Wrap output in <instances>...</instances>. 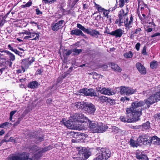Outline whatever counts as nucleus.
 <instances>
[{"label":"nucleus","mask_w":160,"mask_h":160,"mask_svg":"<svg viewBox=\"0 0 160 160\" xmlns=\"http://www.w3.org/2000/svg\"><path fill=\"white\" fill-rule=\"evenodd\" d=\"M142 102H133L131 106L126 109V115L121 116L120 118L121 121L124 123L136 122L140 120V117L142 114V108H138L142 106Z\"/></svg>","instance_id":"nucleus-1"},{"label":"nucleus","mask_w":160,"mask_h":160,"mask_svg":"<svg viewBox=\"0 0 160 160\" xmlns=\"http://www.w3.org/2000/svg\"><path fill=\"white\" fill-rule=\"evenodd\" d=\"M127 12H125L123 8H121L119 11L118 15V18L116 19L115 23L118 24L120 27L124 24V26L126 28L129 29L132 27V24L133 22V18L132 15L131 14L129 21L128 17Z\"/></svg>","instance_id":"nucleus-2"},{"label":"nucleus","mask_w":160,"mask_h":160,"mask_svg":"<svg viewBox=\"0 0 160 160\" xmlns=\"http://www.w3.org/2000/svg\"><path fill=\"white\" fill-rule=\"evenodd\" d=\"M73 105L75 108L83 110L85 113L89 114H94L96 110L95 106L91 102L84 101L79 102L73 103Z\"/></svg>","instance_id":"nucleus-3"},{"label":"nucleus","mask_w":160,"mask_h":160,"mask_svg":"<svg viewBox=\"0 0 160 160\" xmlns=\"http://www.w3.org/2000/svg\"><path fill=\"white\" fill-rule=\"evenodd\" d=\"M39 155H35L32 159L29 158L28 156L25 153L19 155H10L7 160H38Z\"/></svg>","instance_id":"nucleus-4"},{"label":"nucleus","mask_w":160,"mask_h":160,"mask_svg":"<svg viewBox=\"0 0 160 160\" xmlns=\"http://www.w3.org/2000/svg\"><path fill=\"white\" fill-rule=\"evenodd\" d=\"M72 118L73 120L76 122H80L82 123L81 125H83L87 126V121L88 119L85 117L83 114L82 113H78L74 114Z\"/></svg>","instance_id":"nucleus-5"},{"label":"nucleus","mask_w":160,"mask_h":160,"mask_svg":"<svg viewBox=\"0 0 160 160\" xmlns=\"http://www.w3.org/2000/svg\"><path fill=\"white\" fill-rule=\"evenodd\" d=\"M111 155V151L108 149L102 148L101 149L96 158L98 160H107L110 157Z\"/></svg>","instance_id":"nucleus-6"},{"label":"nucleus","mask_w":160,"mask_h":160,"mask_svg":"<svg viewBox=\"0 0 160 160\" xmlns=\"http://www.w3.org/2000/svg\"><path fill=\"white\" fill-rule=\"evenodd\" d=\"M77 27L79 29L85 33L90 35L93 37L97 36L96 38H97L98 37V35H100V33L98 31L91 28H86L84 26H82L80 23H77Z\"/></svg>","instance_id":"nucleus-7"},{"label":"nucleus","mask_w":160,"mask_h":160,"mask_svg":"<svg viewBox=\"0 0 160 160\" xmlns=\"http://www.w3.org/2000/svg\"><path fill=\"white\" fill-rule=\"evenodd\" d=\"M78 92L80 95H84L86 96L97 97V95L95 90L93 88L88 89L84 88L79 90Z\"/></svg>","instance_id":"nucleus-8"},{"label":"nucleus","mask_w":160,"mask_h":160,"mask_svg":"<svg viewBox=\"0 0 160 160\" xmlns=\"http://www.w3.org/2000/svg\"><path fill=\"white\" fill-rule=\"evenodd\" d=\"M151 137H150L148 134H142L140 135L138 139V142L146 145L150 146L149 140Z\"/></svg>","instance_id":"nucleus-9"},{"label":"nucleus","mask_w":160,"mask_h":160,"mask_svg":"<svg viewBox=\"0 0 160 160\" xmlns=\"http://www.w3.org/2000/svg\"><path fill=\"white\" fill-rule=\"evenodd\" d=\"M76 149L78 151V154L79 156H82V158H85L86 159H87L90 156L89 154V152L88 150L82 147H77L76 148Z\"/></svg>","instance_id":"nucleus-10"},{"label":"nucleus","mask_w":160,"mask_h":160,"mask_svg":"<svg viewBox=\"0 0 160 160\" xmlns=\"http://www.w3.org/2000/svg\"><path fill=\"white\" fill-rule=\"evenodd\" d=\"M129 1V0H118V4L117 0H116V2L114 7L112 8V12L115 11L117 8H122L124 7L125 3H128Z\"/></svg>","instance_id":"nucleus-11"},{"label":"nucleus","mask_w":160,"mask_h":160,"mask_svg":"<svg viewBox=\"0 0 160 160\" xmlns=\"http://www.w3.org/2000/svg\"><path fill=\"white\" fill-rule=\"evenodd\" d=\"M64 22L63 20H61L55 24H52L51 27L52 30L54 31H57L60 29L62 28L63 26Z\"/></svg>","instance_id":"nucleus-12"},{"label":"nucleus","mask_w":160,"mask_h":160,"mask_svg":"<svg viewBox=\"0 0 160 160\" xmlns=\"http://www.w3.org/2000/svg\"><path fill=\"white\" fill-rule=\"evenodd\" d=\"M76 122L75 121L73 120L72 117L71 119L65 122H64V124L68 128L73 129L75 128L76 127L75 123Z\"/></svg>","instance_id":"nucleus-13"},{"label":"nucleus","mask_w":160,"mask_h":160,"mask_svg":"<svg viewBox=\"0 0 160 160\" xmlns=\"http://www.w3.org/2000/svg\"><path fill=\"white\" fill-rule=\"evenodd\" d=\"M93 3L94 4V7L98 10V12L99 13L103 12L102 15L103 17L107 14H108V11L107 9L102 8L99 4H97L94 2H93Z\"/></svg>","instance_id":"nucleus-14"},{"label":"nucleus","mask_w":160,"mask_h":160,"mask_svg":"<svg viewBox=\"0 0 160 160\" xmlns=\"http://www.w3.org/2000/svg\"><path fill=\"white\" fill-rule=\"evenodd\" d=\"M99 92L102 94L107 95H114L115 93L112 91L111 89L109 88H100L98 90Z\"/></svg>","instance_id":"nucleus-15"},{"label":"nucleus","mask_w":160,"mask_h":160,"mask_svg":"<svg viewBox=\"0 0 160 160\" xmlns=\"http://www.w3.org/2000/svg\"><path fill=\"white\" fill-rule=\"evenodd\" d=\"M149 141H150V146L152 142L153 144L154 145L160 146V138L156 135L151 137L150 140H149Z\"/></svg>","instance_id":"nucleus-16"},{"label":"nucleus","mask_w":160,"mask_h":160,"mask_svg":"<svg viewBox=\"0 0 160 160\" xmlns=\"http://www.w3.org/2000/svg\"><path fill=\"white\" fill-rule=\"evenodd\" d=\"M136 67L137 69L142 74H145L146 73V70L145 68L141 63L138 62L137 63Z\"/></svg>","instance_id":"nucleus-17"},{"label":"nucleus","mask_w":160,"mask_h":160,"mask_svg":"<svg viewBox=\"0 0 160 160\" xmlns=\"http://www.w3.org/2000/svg\"><path fill=\"white\" fill-rule=\"evenodd\" d=\"M122 30L121 29H117L111 32L110 35L115 36L116 38H120L122 35Z\"/></svg>","instance_id":"nucleus-18"},{"label":"nucleus","mask_w":160,"mask_h":160,"mask_svg":"<svg viewBox=\"0 0 160 160\" xmlns=\"http://www.w3.org/2000/svg\"><path fill=\"white\" fill-rule=\"evenodd\" d=\"M70 34L71 35H74L77 36L81 35L84 38L86 37V35L83 33L82 31L78 28L72 30L70 31Z\"/></svg>","instance_id":"nucleus-19"},{"label":"nucleus","mask_w":160,"mask_h":160,"mask_svg":"<svg viewBox=\"0 0 160 160\" xmlns=\"http://www.w3.org/2000/svg\"><path fill=\"white\" fill-rule=\"evenodd\" d=\"M108 129L107 126H103V125L101 124L100 125H98L95 131V133H102L105 132L106 129Z\"/></svg>","instance_id":"nucleus-20"},{"label":"nucleus","mask_w":160,"mask_h":160,"mask_svg":"<svg viewBox=\"0 0 160 160\" xmlns=\"http://www.w3.org/2000/svg\"><path fill=\"white\" fill-rule=\"evenodd\" d=\"M22 69L23 72H24L25 71V69H25L28 68L29 66L30 65V62H29V60H23L22 61Z\"/></svg>","instance_id":"nucleus-21"},{"label":"nucleus","mask_w":160,"mask_h":160,"mask_svg":"<svg viewBox=\"0 0 160 160\" xmlns=\"http://www.w3.org/2000/svg\"><path fill=\"white\" fill-rule=\"evenodd\" d=\"M111 68L114 71L120 72L122 71V69L117 64L114 62H111L110 64Z\"/></svg>","instance_id":"nucleus-22"},{"label":"nucleus","mask_w":160,"mask_h":160,"mask_svg":"<svg viewBox=\"0 0 160 160\" xmlns=\"http://www.w3.org/2000/svg\"><path fill=\"white\" fill-rule=\"evenodd\" d=\"M71 133L72 134V135H73V136L74 138L76 139L78 138V140H79L80 139H83V136H85V134L80 132H71Z\"/></svg>","instance_id":"nucleus-23"},{"label":"nucleus","mask_w":160,"mask_h":160,"mask_svg":"<svg viewBox=\"0 0 160 160\" xmlns=\"http://www.w3.org/2000/svg\"><path fill=\"white\" fill-rule=\"evenodd\" d=\"M54 145L53 144H51L48 146L45 147L43 148H42L41 150V154L45 153L49 150H50L54 148Z\"/></svg>","instance_id":"nucleus-24"},{"label":"nucleus","mask_w":160,"mask_h":160,"mask_svg":"<svg viewBox=\"0 0 160 160\" xmlns=\"http://www.w3.org/2000/svg\"><path fill=\"white\" fill-rule=\"evenodd\" d=\"M136 158L138 160H149L148 158L146 155L136 153Z\"/></svg>","instance_id":"nucleus-25"},{"label":"nucleus","mask_w":160,"mask_h":160,"mask_svg":"<svg viewBox=\"0 0 160 160\" xmlns=\"http://www.w3.org/2000/svg\"><path fill=\"white\" fill-rule=\"evenodd\" d=\"M98 101L102 104L107 102V101L108 100V97L104 96H98Z\"/></svg>","instance_id":"nucleus-26"},{"label":"nucleus","mask_w":160,"mask_h":160,"mask_svg":"<svg viewBox=\"0 0 160 160\" xmlns=\"http://www.w3.org/2000/svg\"><path fill=\"white\" fill-rule=\"evenodd\" d=\"M129 143L130 145L133 147H137L139 145V144L137 141H135L132 138H131L129 142Z\"/></svg>","instance_id":"nucleus-27"},{"label":"nucleus","mask_w":160,"mask_h":160,"mask_svg":"<svg viewBox=\"0 0 160 160\" xmlns=\"http://www.w3.org/2000/svg\"><path fill=\"white\" fill-rule=\"evenodd\" d=\"M97 124L94 122H91L89 123V127L93 133H95V130L97 127Z\"/></svg>","instance_id":"nucleus-28"},{"label":"nucleus","mask_w":160,"mask_h":160,"mask_svg":"<svg viewBox=\"0 0 160 160\" xmlns=\"http://www.w3.org/2000/svg\"><path fill=\"white\" fill-rule=\"evenodd\" d=\"M136 92L137 90L136 89H134L131 88L127 87L126 95L129 96L134 93Z\"/></svg>","instance_id":"nucleus-29"},{"label":"nucleus","mask_w":160,"mask_h":160,"mask_svg":"<svg viewBox=\"0 0 160 160\" xmlns=\"http://www.w3.org/2000/svg\"><path fill=\"white\" fill-rule=\"evenodd\" d=\"M148 99L153 104L157 102L158 101L156 97V95L155 94L152 95Z\"/></svg>","instance_id":"nucleus-30"},{"label":"nucleus","mask_w":160,"mask_h":160,"mask_svg":"<svg viewBox=\"0 0 160 160\" xmlns=\"http://www.w3.org/2000/svg\"><path fill=\"white\" fill-rule=\"evenodd\" d=\"M144 101L145 102H144L143 101H136L135 102H142L143 103V105L142 106H141L140 107L143 106L145 104L147 106L145 107V108L146 109L150 107V105L153 104V103L152 102H151L149 100H148V99L147 100H144Z\"/></svg>","instance_id":"nucleus-31"},{"label":"nucleus","mask_w":160,"mask_h":160,"mask_svg":"<svg viewBox=\"0 0 160 160\" xmlns=\"http://www.w3.org/2000/svg\"><path fill=\"white\" fill-rule=\"evenodd\" d=\"M141 126L142 127L143 130H148L150 127V123L149 121H147L146 122L143 123Z\"/></svg>","instance_id":"nucleus-32"},{"label":"nucleus","mask_w":160,"mask_h":160,"mask_svg":"<svg viewBox=\"0 0 160 160\" xmlns=\"http://www.w3.org/2000/svg\"><path fill=\"white\" fill-rule=\"evenodd\" d=\"M38 85V84L37 82L33 81L29 83L28 87L31 88H37Z\"/></svg>","instance_id":"nucleus-33"},{"label":"nucleus","mask_w":160,"mask_h":160,"mask_svg":"<svg viewBox=\"0 0 160 160\" xmlns=\"http://www.w3.org/2000/svg\"><path fill=\"white\" fill-rule=\"evenodd\" d=\"M141 31V29L140 28H138L136 29H135L134 32L132 31L130 33V38L131 39H133L134 37V34H137L139 32Z\"/></svg>","instance_id":"nucleus-34"},{"label":"nucleus","mask_w":160,"mask_h":160,"mask_svg":"<svg viewBox=\"0 0 160 160\" xmlns=\"http://www.w3.org/2000/svg\"><path fill=\"white\" fill-rule=\"evenodd\" d=\"M133 56V53L131 51L125 53L123 54L124 57L127 58H131Z\"/></svg>","instance_id":"nucleus-35"},{"label":"nucleus","mask_w":160,"mask_h":160,"mask_svg":"<svg viewBox=\"0 0 160 160\" xmlns=\"http://www.w3.org/2000/svg\"><path fill=\"white\" fill-rule=\"evenodd\" d=\"M108 99L107 102L109 103L110 106L114 105L116 104L115 99H111L110 98H108Z\"/></svg>","instance_id":"nucleus-36"},{"label":"nucleus","mask_w":160,"mask_h":160,"mask_svg":"<svg viewBox=\"0 0 160 160\" xmlns=\"http://www.w3.org/2000/svg\"><path fill=\"white\" fill-rule=\"evenodd\" d=\"M158 66L157 62L156 61L154 60L150 63V68L152 69H156Z\"/></svg>","instance_id":"nucleus-37"},{"label":"nucleus","mask_w":160,"mask_h":160,"mask_svg":"<svg viewBox=\"0 0 160 160\" xmlns=\"http://www.w3.org/2000/svg\"><path fill=\"white\" fill-rule=\"evenodd\" d=\"M127 87L125 86H121L120 88V93L121 94L126 95Z\"/></svg>","instance_id":"nucleus-38"},{"label":"nucleus","mask_w":160,"mask_h":160,"mask_svg":"<svg viewBox=\"0 0 160 160\" xmlns=\"http://www.w3.org/2000/svg\"><path fill=\"white\" fill-rule=\"evenodd\" d=\"M5 52L9 55V57L10 58V61H14L15 59V57L14 55L10 52L9 51H5Z\"/></svg>","instance_id":"nucleus-39"},{"label":"nucleus","mask_w":160,"mask_h":160,"mask_svg":"<svg viewBox=\"0 0 160 160\" xmlns=\"http://www.w3.org/2000/svg\"><path fill=\"white\" fill-rule=\"evenodd\" d=\"M30 38H33L32 40H36L38 38L39 35L38 34L35 33L30 32V34L29 35Z\"/></svg>","instance_id":"nucleus-40"},{"label":"nucleus","mask_w":160,"mask_h":160,"mask_svg":"<svg viewBox=\"0 0 160 160\" xmlns=\"http://www.w3.org/2000/svg\"><path fill=\"white\" fill-rule=\"evenodd\" d=\"M112 132H113L114 134H116L119 132L120 129L118 127L115 126H112Z\"/></svg>","instance_id":"nucleus-41"},{"label":"nucleus","mask_w":160,"mask_h":160,"mask_svg":"<svg viewBox=\"0 0 160 160\" xmlns=\"http://www.w3.org/2000/svg\"><path fill=\"white\" fill-rule=\"evenodd\" d=\"M144 3L143 2L138 1V8H140L141 11L144 10Z\"/></svg>","instance_id":"nucleus-42"},{"label":"nucleus","mask_w":160,"mask_h":160,"mask_svg":"<svg viewBox=\"0 0 160 160\" xmlns=\"http://www.w3.org/2000/svg\"><path fill=\"white\" fill-rule=\"evenodd\" d=\"M145 30L147 33L150 32L153 30V28L152 26L148 25L146 27V29L145 28Z\"/></svg>","instance_id":"nucleus-43"},{"label":"nucleus","mask_w":160,"mask_h":160,"mask_svg":"<svg viewBox=\"0 0 160 160\" xmlns=\"http://www.w3.org/2000/svg\"><path fill=\"white\" fill-rule=\"evenodd\" d=\"M82 50L81 49H78L77 48H75V49L73 50V52H75V54L78 55L80 53H81L82 52Z\"/></svg>","instance_id":"nucleus-44"},{"label":"nucleus","mask_w":160,"mask_h":160,"mask_svg":"<svg viewBox=\"0 0 160 160\" xmlns=\"http://www.w3.org/2000/svg\"><path fill=\"white\" fill-rule=\"evenodd\" d=\"M9 124H11V123L8 122H5L0 124V128H4L5 127L7 126Z\"/></svg>","instance_id":"nucleus-45"},{"label":"nucleus","mask_w":160,"mask_h":160,"mask_svg":"<svg viewBox=\"0 0 160 160\" xmlns=\"http://www.w3.org/2000/svg\"><path fill=\"white\" fill-rule=\"evenodd\" d=\"M89 3L88 2H86L85 3H84L83 5V10H85L88 9L89 7Z\"/></svg>","instance_id":"nucleus-46"},{"label":"nucleus","mask_w":160,"mask_h":160,"mask_svg":"<svg viewBox=\"0 0 160 160\" xmlns=\"http://www.w3.org/2000/svg\"><path fill=\"white\" fill-rule=\"evenodd\" d=\"M17 112L16 110H14L11 112L10 114L9 119L11 121L12 120V117L13 115Z\"/></svg>","instance_id":"nucleus-47"},{"label":"nucleus","mask_w":160,"mask_h":160,"mask_svg":"<svg viewBox=\"0 0 160 160\" xmlns=\"http://www.w3.org/2000/svg\"><path fill=\"white\" fill-rule=\"evenodd\" d=\"M146 47L145 46H144L143 47V49L142 51V53L144 55H147V53L146 51Z\"/></svg>","instance_id":"nucleus-48"},{"label":"nucleus","mask_w":160,"mask_h":160,"mask_svg":"<svg viewBox=\"0 0 160 160\" xmlns=\"http://www.w3.org/2000/svg\"><path fill=\"white\" fill-rule=\"evenodd\" d=\"M154 117L156 120H159L160 119V113L155 114Z\"/></svg>","instance_id":"nucleus-49"},{"label":"nucleus","mask_w":160,"mask_h":160,"mask_svg":"<svg viewBox=\"0 0 160 160\" xmlns=\"http://www.w3.org/2000/svg\"><path fill=\"white\" fill-rule=\"evenodd\" d=\"M141 125H136L135 126H132L131 128L133 129H139L141 128Z\"/></svg>","instance_id":"nucleus-50"},{"label":"nucleus","mask_w":160,"mask_h":160,"mask_svg":"<svg viewBox=\"0 0 160 160\" xmlns=\"http://www.w3.org/2000/svg\"><path fill=\"white\" fill-rule=\"evenodd\" d=\"M140 46L141 44L139 42H138L136 44L135 48L137 51H138L139 50Z\"/></svg>","instance_id":"nucleus-51"},{"label":"nucleus","mask_w":160,"mask_h":160,"mask_svg":"<svg viewBox=\"0 0 160 160\" xmlns=\"http://www.w3.org/2000/svg\"><path fill=\"white\" fill-rule=\"evenodd\" d=\"M70 74L68 72H64L63 74L62 75V77L63 78H65Z\"/></svg>","instance_id":"nucleus-52"},{"label":"nucleus","mask_w":160,"mask_h":160,"mask_svg":"<svg viewBox=\"0 0 160 160\" xmlns=\"http://www.w3.org/2000/svg\"><path fill=\"white\" fill-rule=\"evenodd\" d=\"M155 94L158 101L160 100V91L158 92H157L155 93Z\"/></svg>","instance_id":"nucleus-53"},{"label":"nucleus","mask_w":160,"mask_h":160,"mask_svg":"<svg viewBox=\"0 0 160 160\" xmlns=\"http://www.w3.org/2000/svg\"><path fill=\"white\" fill-rule=\"evenodd\" d=\"M158 36H160V32H156L152 35L151 36V37L153 38Z\"/></svg>","instance_id":"nucleus-54"},{"label":"nucleus","mask_w":160,"mask_h":160,"mask_svg":"<svg viewBox=\"0 0 160 160\" xmlns=\"http://www.w3.org/2000/svg\"><path fill=\"white\" fill-rule=\"evenodd\" d=\"M72 52V51L71 50H69L66 51V52L65 53L66 56H69L70 55Z\"/></svg>","instance_id":"nucleus-55"},{"label":"nucleus","mask_w":160,"mask_h":160,"mask_svg":"<svg viewBox=\"0 0 160 160\" xmlns=\"http://www.w3.org/2000/svg\"><path fill=\"white\" fill-rule=\"evenodd\" d=\"M12 52H14L16 54H18V55H20V54L22 53L20 52H19L18 51L15 49H14L13 50Z\"/></svg>","instance_id":"nucleus-56"},{"label":"nucleus","mask_w":160,"mask_h":160,"mask_svg":"<svg viewBox=\"0 0 160 160\" xmlns=\"http://www.w3.org/2000/svg\"><path fill=\"white\" fill-rule=\"evenodd\" d=\"M32 4V2L31 1H29L26 4H25L26 7H29Z\"/></svg>","instance_id":"nucleus-57"},{"label":"nucleus","mask_w":160,"mask_h":160,"mask_svg":"<svg viewBox=\"0 0 160 160\" xmlns=\"http://www.w3.org/2000/svg\"><path fill=\"white\" fill-rule=\"evenodd\" d=\"M52 100L51 98H49L47 99L46 103L48 104H50L52 102Z\"/></svg>","instance_id":"nucleus-58"},{"label":"nucleus","mask_w":160,"mask_h":160,"mask_svg":"<svg viewBox=\"0 0 160 160\" xmlns=\"http://www.w3.org/2000/svg\"><path fill=\"white\" fill-rule=\"evenodd\" d=\"M111 32H109V30L108 27L106 28L104 32V33H107L110 34Z\"/></svg>","instance_id":"nucleus-59"},{"label":"nucleus","mask_w":160,"mask_h":160,"mask_svg":"<svg viewBox=\"0 0 160 160\" xmlns=\"http://www.w3.org/2000/svg\"><path fill=\"white\" fill-rule=\"evenodd\" d=\"M30 32L27 31H25L22 32V34H25L27 35H29L30 34Z\"/></svg>","instance_id":"nucleus-60"},{"label":"nucleus","mask_w":160,"mask_h":160,"mask_svg":"<svg viewBox=\"0 0 160 160\" xmlns=\"http://www.w3.org/2000/svg\"><path fill=\"white\" fill-rule=\"evenodd\" d=\"M78 2L76 0H74L73 1V2L72 4V7H73L75 5L77 2Z\"/></svg>","instance_id":"nucleus-61"},{"label":"nucleus","mask_w":160,"mask_h":160,"mask_svg":"<svg viewBox=\"0 0 160 160\" xmlns=\"http://www.w3.org/2000/svg\"><path fill=\"white\" fill-rule=\"evenodd\" d=\"M8 47L9 48V49L11 50L12 51H13V50L14 49H13L12 47L11 46L10 44H9L8 45Z\"/></svg>","instance_id":"nucleus-62"},{"label":"nucleus","mask_w":160,"mask_h":160,"mask_svg":"<svg viewBox=\"0 0 160 160\" xmlns=\"http://www.w3.org/2000/svg\"><path fill=\"white\" fill-rule=\"evenodd\" d=\"M120 101H121L124 102L126 101L125 98V97H122L121 98Z\"/></svg>","instance_id":"nucleus-63"},{"label":"nucleus","mask_w":160,"mask_h":160,"mask_svg":"<svg viewBox=\"0 0 160 160\" xmlns=\"http://www.w3.org/2000/svg\"><path fill=\"white\" fill-rule=\"evenodd\" d=\"M36 13L38 15L40 14V11L39 8H38V9H36Z\"/></svg>","instance_id":"nucleus-64"}]
</instances>
